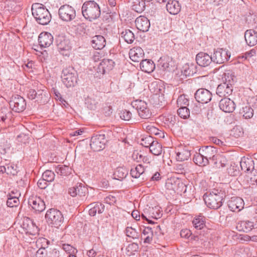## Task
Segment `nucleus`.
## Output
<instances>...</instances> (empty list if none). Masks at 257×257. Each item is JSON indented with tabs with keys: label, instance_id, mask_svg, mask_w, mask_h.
Returning a JSON list of instances; mask_svg holds the SVG:
<instances>
[{
	"label": "nucleus",
	"instance_id": "1",
	"mask_svg": "<svg viewBox=\"0 0 257 257\" xmlns=\"http://www.w3.org/2000/svg\"><path fill=\"white\" fill-rule=\"evenodd\" d=\"M83 16L89 21L97 19L100 15L99 5L94 1L85 2L81 8Z\"/></svg>",
	"mask_w": 257,
	"mask_h": 257
},
{
	"label": "nucleus",
	"instance_id": "2",
	"mask_svg": "<svg viewBox=\"0 0 257 257\" xmlns=\"http://www.w3.org/2000/svg\"><path fill=\"white\" fill-rule=\"evenodd\" d=\"M33 17L40 25H46L51 21V16L47 9L42 4H33Z\"/></svg>",
	"mask_w": 257,
	"mask_h": 257
},
{
	"label": "nucleus",
	"instance_id": "3",
	"mask_svg": "<svg viewBox=\"0 0 257 257\" xmlns=\"http://www.w3.org/2000/svg\"><path fill=\"white\" fill-rule=\"evenodd\" d=\"M47 222L52 226L58 228L63 222V216L59 210L54 209H49L45 214Z\"/></svg>",
	"mask_w": 257,
	"mask_h": 257
},
{
	"label": "nucleus",
	"instance_id": "4",
	"mask_svg": "<svg viewBox=\"0 0 257 257\" xmlns=\"http://www.w3.org/2000/svg\"><path fill=\"white\" fill-rule=\"evenodd\" d=\"M224 194H204L203 199L206 205L213 209H218L222 205Z\"/></svg>",
	"mask_w": 257,
	"mask_h": 257
},
{
	"label": "nucleus",
	"instance_id": "5",
	"mask_svg": "<svg viewBox=\"0 0 257 257\" xmlns=\"http://www.w3.org/2000/svg\"><path fill=\"white\" fill-rule=\"evenodd\" d=\"M61 78L63 83L67 87L73 86L77 82V72L72 67L66 68L62 71Z\"/></svg>",
	"mask_w": 257,
	"mask_h": 257
},
{
	"label": "nucleus",
	"instance_id": "6",
	"mask_svg": "<svg viewBox=\"0 0 257 257\" xmlns=\"http://www.w3.org/2000/svg\"><path fill=\"white\" fill-rule=\"evenodd\" d=\"M134 108L137 110L139 116L142 119H148L152 116V112L147 103L142 100H136L132 103Z\"/></svg>",
	"mask_w": 257,
	"mask_h": 257
},
{
	"label": "nucleus",
	"instance_id": "7",
	"mask_svg": "<svg viewBox=\"0 0 257 257\" xmlns=\"http://www.w3.org/2000/svg\"><path fill=\"white\" fill-rule=\"evenodd\" d=\"M59 18L66 22L73 20L76 17V11L74 8L64 5L60 7L58 11Z\"/></svg>",
	"mask_w": 257,
	"mask_h": 257
},
{
	"label": "nucleus",
	"instance_id": "8",
	"mask_svg": "<svg viewBox=\"0 0 257 257\" xmlns=\"http://www.w3.org/2000/svg\"><path fill=\"white\" fill-rule=\"evenodd\" d=\"M10 107L17 112H22L26 106L25 100L23 97L18 94L12 96L10 101Z\"/></svg>",
	"mask_w": 257,
	"mask_h": 257
},
{
	"label": "nucleus",
	"instance_id": "9",
	"mask_svg": "<svg viewBox=\"0 0 257 257\" xmlns=\"http://www.w3.org/2000/svg\"><path fill=\"white\" fill-rule=\"evenodd\" d=\"M106 141L104 134L93 136L91 137L90 148L94 151H100L105 148Z\"/></svg>",
	"mask_w": 257,
	"mask_h": 257
},
{
	"label": "nucleus",
	"instance_id": "10",
	"mask_svg": "<svg viewBox=\"0 0 257 257\" xmlns=\"http://www.w3.org/2000/svg\"><path fill=\"white\" fill-rule=\"evenodd\" d=\"M212 56L213 62L217 64H222L227 61L230 57V54L225 49H217L214 51Z\"/></svg>",
	"mask_w": 257,
	"mask_h": 257
},
{
	"label": "nucleus",
	"instance_id": "11",
	"mask_svg": "<svg viewBox=\"0 0 257 257\" xmlns=\"http://www.w3.org/2000/svg\"><path fill=\"white\" fill-rule=\"evenodd\" d=\"M114 65V62L111 59H103L99 63L96 69L97 73V76L101 74H104L112 69Z\"/></svg>",
	"mask_w": 257,
	"mask_h": 257
},
{
	"label": "nucleus",
	"instance_id": "12",
	"mask_svg": "<svg viewBox=\"0 0 257 257\" xmlns=\"http://www.w3.org/2000/svg\"><path fill=\"white\" fill-rule=\"evenodd\" d=\"M153 172L152 169L150 166L147 165L143 166L142 164H139L135 168H132L131 170V175L133 178H138L141 175H149Z\"/></svg>",
	"mask_w": 257,
	"mask_h": 257
},
{
	"label": "nucleus",
	"instance_id": "13",
	"mask_svg": "<svg viewBox=\"0 0 257 257\" xmlns=\"http://www.w3.org/2000/svg\"><path fill=\"white\" fill-rule=\"evenodd\" d=\"M195 98L197 101L202 104L209 102L212 98V93L207 89L200 88L195 93Z\"/></svg>",
	"mask_w": 257,
	"mask_h": 257
},
{
	"label": "nucleus",
	"instance_id": "14",
	"mask_svg": "<svg viewBox=\"0 0 257 257\" xmlns=\"http://www.w3.org/2000/svg\"><path fill=\"white\" fill-rule=\"evenodd\" d=\"M244 38L248 46L255 45L257 44V26L253 29L246 30L244 33Z\"/></svg>",
	"mask_w": 257,
	"mask_h": 257
},
{
	"label": "nucleus",
	"instance_id": "15",
	"mask_svg": "<svg viewBox=\"0 0 257 257\" xmlns=\"http://www.w3.org/2000/svg\"><path fill=\"white\" fill-rule=\"evenodd\" d=\"M219 106L220 109L225 112H232L235 108L234 101L226 97L221 99Z\"/></svg>",
	"mask_w": 257,
	"mask_h": 257
},
{
	"label": "nucleus",
	"instance_id": "16",
	"mask_svg": "<svg viewBox=\"0 0 257 257\" xmlns=\"http://www.w3.org/2000/svg\"><path fill=\"white\" fill-rule=\"evenodd\" d=\"M137 28L143 32H148L150 27V22L148 19L145 16H141L135 21Z\"/></svg>",
	"mask_w": 257,
	"mask_h": 257
},
{
	"label": "nucleus",
	"instance_id": "17",
	"mask_svg": "<svg viewBox=\"0 0 257 257\" xmlns=\"http://www.w3.org/2000/svg\"><path fill=\"white\" fill-rule=\"evenodd\" d=\"M40 46L42 47H48L53 43V36L48 32L41 33L38 39Z\"/></svg>",
	"mask_w": 257,
	"mask_h": 257
},
{
	"label": "nucleus",
	"instance_id": "18",
	"mask_svg": "<svg viewBox=\"0 0 257 257\" xmlns=\"http://www.w3.org/2000/svg\"><path fill=\"white\" fill-rule=\"evenodd\" d=\"M197 63L202 67L208 66L212 61V56L204 52L199 53L196 57Z\"/></svg>",
	"mask_w": 257,
	"mask_h": 257
},
{
	"label": "nucleus",
	"instance_id": "19",
	"mask_svg": "<svg viewBox=\"0 0 257 257\" xmlns=\"http://www.w3.org/2000/svg\"><path fill=\"white\" fill-rule=\"evenodd\" d=\"M232 90V86L229 85L225 83H222L217 87L216 94L220 97H225L231 94Z\"/></svg>",
	"mask_w": 257,
	"mask_h": 257
},
{
	"label": "nucleus",
	"instance_id": "20",
	"mask_svg": "<svg viewBox=\"0 0 257 257\" xmlns=\"http://www.w3.org/2000/svg\"><path fill=\"white\" fill-rule=\"evenodd\" d=\"M144 55L143 50L139 47H134L129 52L130 59L135 62H139L140 61H142V58Z\"/></svg>",
	"mask_w": 257,
	"mask_h": 257
},
{
	"label": "nucleus",
	"instance_id": "21",
	"mask_svg": "<svg viewBox=\"0 0 257 257\" xmlns=\"http://www.w3.org/2000/svg\"><path fill=\"white\" fill-rule=\"evenodd\" d=\"M58 49L60 52L68 51L71 49L70 41L63 36H59L56 40Z\"/></svg>",
	"mask_w": 257,
	"mask_h": 257
},
{
	"label": "nucleus",
	"instance_id": "22",
	"mask_svg": "<svg viewBox=\"0 0 257 257\" xmlns=\"http://www.w3.org/2000/svg\"><path fill=\"white\" fill-rule=\"evenodd\" d=\"M33 99L39 104H43L46 103L49 99V94L46 91L42 89L38 90L34 94Z\"/></svg>",
	"mask_w": 257,
	"mask_h": 257
},
{
	"label": "nucleus",
	"instance_id": "23",
	"mask_svg": "<svg viewBox=\"0 0 257 257\" xmlns=\"http://www.w3.org/2000/svg\"><path fill=\"white\" fill-rule=\"evenodd\" d=\"M199 151L202 153L203 157L208 161L212 160L213 157L217 154V150L215 148L212 146H206L200 149Z\"/></svg>",
	"mask_w": 257,
	"mask_h": 257
},
{
	"label": "nucleus",
	"instance_id": "24",
	"mask_svg": "<svg viewBox=\"0 0 257 257\" xmlns=\"http://www.w3.org/2000/svg\"><path fill=\"white\" fill-rule=\"evenodd\" d=\"M173 65L174 62L172 58L169 57H161L158 61V66L163 71H169L170 67H172Z\"/></svg>",
	"mask_w": 257,
	"mask_h": 257
},
{
	"label": "nucleus",
	"instance_id": "25",
	"mask_svg": "<svg viewBox=\"0 0 257 257\" xmlns=\"http://www.w3.org/2000/svg\"><path fill=\"white\" fill-rule=\"evenodd\" d=\"M106 41L101 35H96L92 38L91 45L96 50H100L105 46Z\"/></svg>",
	"mask_w": 257,
	"mask_h": 257
},
{
	"label": "nucleus",
	"instance_id": "26",
	"mask_svg": "<svg viewBox=\"0 0 257 257\" xmlns=\"http://www.w3.org/2000/svg\"><path fill=\"white\" fill-rule=\"evenodd\" d=\"M243 200L240 197H231L228 203L229 207L233 211H235L236 209L240 210L243 208Z\"/></svg>",
	"mask_w": 257,
	"mask_h": 257
},
{
	"label": "nucleus",
	"instance_id": "27",
	"mask_svg": "<svg viewBox=\"0 0 257 257\" xmlns=\"http://www.w3.org/2000/svg\"><path fill=\"white\" fill-rule=\"evenodd\" d=\"M214 167L217 168L224 167L227 162L226 157L223 154H216L212 159Z\"/></svg>",
	"mask_w": 257,
	"mask_h": 257
},
{
	"label": "nucleus",
	"instance_id": "28",
	"mask_svg": "<svg viewBox=\"0 0 257 257\" xmlns=\"http://www.w3.org/2000/svg\"><path fill=\"white\" fill-rule=\"evenodd\" d=\"M255 225L253 222L249 220L241 221L237 223L236 227L239 231L247 232L251 231Z\"/></svg>",
	"mask_w": 257,
	"mask_h": 257
},
{
	"label": "nucleus",
	"instance_id": "29",
	"mask_svg": "<svg viewBox=\"0 0 257 257\" xmlns=\"http://www.w3.org/2000/svg\"><path fill=\"white\" fill-rule=\"evenodd\" d=\"M167 11L172 15H177L180 11L181 6L177 1L169 0L166 4Z\"/></svg>",
	"mask_w": 257,
	"mask_h": 257
},
{
	"label": "nucleus",
	"instance_id": "30",
	"mask_svg": "<svg viewBox=\"0 0 257 257\" xmlns=\"http://www.w3.org/2000/svg\"><path fill=\"white\" fill-rule=\"evenodd\" d=\"M240 165L241 170L245 172L250 171L254 168L253 161L250 158H242L240 161Z\"/></svg>",
	"mask_w": 257,
	"mask_h": 257
},
{
	"label": "nucleus",
	"instance_id": "31",
	"mask_svg": "<svg viewBox=\"0 0 257 257\" xmlns=\"http://www.w3.org/2000/svg\"><path fill=\"white\" fill-rule=\"evenodd\" d=\"M141 69L146 73H150L154 71L155 68V65L151 60H142L140 64Z\"/></svg>",
	"mask_w": 257,
	"mask_h": 257
},
{
	"label": "nucleus",
	"instance_id": "32",
	"mask_svg": "<svg viewBox=\"0 0 257 257\" xmlns=\"http://www.w3.org/2000/svg\"><path fill=\"white\" fill-rule=\"evenodd\" d=\"M153 229L151 227H145L143 229L141 237L144 240V243H151L152 242L154 235Z\"/></svg>",
	"mask_w": 257,
	"mask_h": 257
},
{
	"label": "nucleus",
	"instance_id": "33",
	"mask_svg": "<svg viewBox=\"0 0 257 257\" xmlns=\"http://www.w3.org/2000/svg\"><path fill=\"white\" fill-rule=\"evenodd\" d=\"M93 205L89 210V214L90 216H94L97 212L98 214H101L104 210L105 206L103 204L99 202H96L91 204Z\"/></svg>",
	"mask_w": 257,
	"mask_h": 257
},
{
	"label": "nucleus",
	"instance_id": "34",
	"mask_svg": "<svg viewBox=\"0 0 257 257\" xmlns=\"http://www.w3.org/2000/svg\"><path fill=\"white\" fill-rule=\"evenodd\" d=\"M235 77L230 70L226 71L221 76L222 83H227L229 85L232 86L235 82Z\"/></svg>",
	"mask_w": 257,
	"mask_h": 257
},
{
	"label": "nucleus",
	"instance_id": "35",
	"mask_svg": "<svg viewBox=\"0 0 257 257\" xmlns=\"http://www.w3.org/2000/svg\"><path fill=\"white\" fill-rule=\"evenodd\" d=\"M88 188L84 183H77L73 187L69 189L68 193H88Z\"/></svg>",
	"mask_w": 257,
	"mask_h": 257
},
{
	"label": "nucleus",
	"instance_id": "36",
	"mask_svg": "<svg viewBox=\"0 0 257 257\" xmlns=\"http://www.w3.org/2000/svg\"><path fill=\"white\" fill-rule=\"evenodd\" d=\"M178 181H176L175 178H169L166 181L165 187L169 191L178 192V188L179 183Z\"/></svg>",
	"mask_w": 257,
	"mask_h": 257
},
{
	"label": "nucleus",
	"instance_id": "37",
	"mask_svg": "<svg viewBox=\"0 0 257 257\" xmlns=\"http://www.w3.org/2000/svg\"><path fill=\"white\" fill-rule=\"evenodd\" d=\"M193 160L194 162L199 166H205L209 164V161L203 157L202 153L200 152L194 155Z\"/></svg>",
	"mask_w": 257,
	"mask_h": 257
},
{
	"label": "nucleus",
	"instance_id": "38",
	"mask_svg": "<svg viewBox=\"0 0 257 257\" xmlns=\"http://www.w3.org/2000/svg\"><path fill=\"white\" fill-rule=\"evenodd\" d=\"M132 9L137 13H141L144 11L145 3L143 0H133Z\"/></svg>",
	"mask_w": 257,
	"mask_h": 257
},
{
	"label": "nucleus",
	"instance_id": "39",
	"mask_svg": "<svg viewBox=\"0 0 257 257\" xmlns=\"http://www.w3.org/2000/svg\"><path fill=\"white\" fill-rule=\"evenodd\" d=\"M239 113L245 119L250 118L253 116V110L250 106L246 105L240 109Z\"/></svg>",
	"mask_w": 257,
	"mask_h": 257
},
{
	"label": "nucleus",
	"instance_id": "40",
	"mask_svg": "<svg viewBox=\"0 0 257 257\" xmlns=\"http://www.w3.org/2000/svg\"><path fill=\"white\" fill-rule=\"evenodd\" d=\"M150 151L153 155L159 156L162 154V146L157 141L155 140L153 144L151 145Z\"/></svg>",
	"mask_w": 257,
	"mask_h": 257
},
{
	"label": "nucleus",
	"instance_id": "41",
	"mask_svg": "<svg viewBox=\"0 0 257 257\" xmlns=\"http://www.w3.org/2000/svg\"><path fill=\"white\" fill-rule=\"evenodd\" d=\"M127 175V170L122 167H118L116 169L113 173L114 179L121 180L125 178Z\"/></svg>",
	"mask_w": 257,
	"mask_h": 257
},
{
	"label": "nucleus",
	"instance_id": "42",
	"mask_svg": "<svg viewBox=\"0 0 257 257\" xmlns=\"http://www.w3.org/2000/svg\"><path fill=\"white\" fill-rule=\"evenodd\" d=\"M121 37L124 41L128 44L133 42L135 39V35L134 33L130 30H125L121 33Z\"/></svg>",
	"mask_w": 257,
	"mask_h": 257
},
{
	"label": "nucleus",
	"instance_id": "43",
	"mask_svg": "<svg viewBox=\"0 0 257 257\" xmlns=\"http://www.w3.org/2000/svg\"><path fill=\"white\" fill-rule=\"evenodd\" d=\"M11 144L7 140L3 139L0 142V153L5 154L10 151Z\"/></svg>",
	"mask_w": 257,
	"mask_h": 257
},
{
	"label": "nucleus",
	"instance_id": "44",
	"mask_svg": "<svg viewBox=\"0 0 257 257\" xmlns=\"http://www.w3.org/2000/svg\"><path fill=\"white\" fill-rule=\"evenodd\" d=\"M45 209V204L43 200L40 198L37 200L33 201V210L35 212H41Z\"/></svg>",
	"mask_w": 257,
	"mask_h": 257
},
{
	"label": "nucleus",
	"instance_id": "45",
	"mask_svg": "<svg viewBox=\"0 0 257 257\" xmlns=\"http://www.w3.org/2000/svg\"><path fill=\"white\" fill-rule=\"evenodd\" d=\"M192 223L194 227L198 230L203 229L205 226L204 218L201 216L195 218L192 221Z\"/></svg>",
	"mask_w": 257,
	"mask_h": 257
},
{
	"label": "nucleus",
	"instance_id": "46",
	"mask_svg": "<svg viewBox=\"0 0 257 257\" xmlns=\"http://www.w3.org/2000/svg\"><path fill=\"white\" fill-rule=\"evenodd\" d=\"M20 204L19 196H12L9 194V197L7 201V205L10 207H14L18 206Z\"/></svg>",
	"mask_w": 257,
	"mask_h": 257
},
{
	"label": "nucleus",
	"instance_id": "47",
	"mask_svg": "<svg viewBox=\"0 0 257 257\" xmlns=\"http://www.w3.org/2000/svg\"><path fill=\"white\" fill-rule=\"evenodd\" d=\"M85 103L88 108L94 110L97 107L98 101L94 97L88 96L85 100Z\"/></svg>",
	"mask_w": 257,
	"mask_h": 257
},
{
	"label": "nucleus",
	"instance_id": "48",
	"mask_svg": "<svg viewBox=\"0 0 257 257\" xmlns=\"http://www.w3.org/2000/svg\"><path fill=\"white\" fill-rule=\"evenodd\" d=\"M202 106H203V104L197 101L196 102L192 103L190 105L191 112L193 114H199L201 113L202 110Z\"/></svg>",
	"mask_w": 257,
	"mask_h": 257
},
{
	"label": "nucleus",
	"instance_id": "49",
	"mask_svg": "<svg viewBox=\"0 0 257 257\" xmlns=\"http://www.w3.org/2000/svg\"><path fill=\"white\" fill-rule=\"evenodd\" d=\"M178 115L182 118L186 119L190 116V110L187 106H181L177 110Z\"/></svg>",
	"mask_w": 257,
	"mask_h": 257
},
{
	"label": "nucleus",
	"instance_id": "50",
	"mask_svg": "<svg viewBox=\"0 0 257 257\" xmlns=\"http://www.w3.org/2000/svg\"><path fill=\"white\" fill-rule=\"evenodd\" d=\"M48 240L43 237H39L36 241V246L39 248H46L48 246Z\"/></svg>",
	"mask_w": 257,
	"mask_h": 257
},
{
	"label": "nucleus",
	"instance_id": "51",
	"mask_svg": "<svg viewBox=\"0 0 257 257\" xmlns=\"http://www.w3.org/2000/svg\"><path fill=\"white\" fill-rule=\"evenodd\" d=\"M126 234L127 236L132 237L134 239H138L139 237V233L137 230L132 227H127L125 229Z\"/></svg>",
	"mask_w": 257,
	"mask_h": 257
},
{
	"label": "nucleus",
	"instance_id": "52",
	"mask_svg": "<svg viewBox=\"0 0 257 257\" xmlns=\"http://www.w3.org/2000/svg\"><path fill=\"white\" fill-rule=\"evenodd\" d=\"M190 156V152L187 150H183L177 154V159L180 161H183L188 160Z\"/></svg>",
	"mask_w": 257,
	"mask_h": 257
},
{
	"label": "nucleus",
	"instance_id": "53",
	"mask_svg": "<svg viewBox=\"0 0 257 257\" xmlns=\"http://www.w3.org/2000/svg\"><path fill=\"white\" fill-rule=\"evenodd\" d=\"M10 115V111L7 107H2L0 109V120L2 123L8 118Z\"/></svg>",
	"mask_w": 257,
	"mask_h": 257
},
{
	"label": "nucleus",
	"instance_id": "54",
	"mask_svg": "<svg viewBox=\"0 0 257 257\" xmlns=\"http://www.w3.org/2000/svg\"><path fill=\"white\" fill-rule=\"evenodd\" d=\"M177 104L179 107H181V106H188L189 100L186 97L185 95H181L177 99Z\"/></svg>",
	"mask_w": 257,
	"mask_h": 257
},
{
	"label": "nucleus",
	"instance_id": "55",
	"mask_svg": "<svg viewBox=\"0 0 257 257\" xmlns=\"http://www.w3.org/2000/svg\"><path fill=\"white\" fill-rule=\"evenodd\" d=\"M42 177L47 182H51L54 179L55 174L51 170H46L43 173Z\"/></svg>",
	"mask_w": 257,
	"mask_h": 257
},
{
	"label": "nucleus",
	"instance_id": "56",
	"mask_svg": "<svg viewBox=\"0 0 257 257\" xmlns=\"http://www.w3.org/2000/svg\"><path fill=\"white\" fill-rule=\"evenodd\" d=\"M139 249V245L137 243H132L129 244L126 247V250L127 251V254L131 255L134 254L135 252L137 251Z\"/></svg>",
	"mask_w": 257,
	"mask_h": 257
},
{
	"label": "nucleus",
	"instance_id": "57",
	"mask_svg": "<svg viewBox=\"0 0 257 257\" xmlns=\"http://www.w3.org/2000/svg\"><path fill=\"white\" fill-rule=\"evenodd\" d=\"M18 167L17 165L12 164L7 165V174L13 176L16 175L18 173Z\"/></svg>",
	"mask_w": 257,
	"mask_h": 257
},
{
	"label": "nucleus",
	"instance_id": "58",
	"mask_svg": "<svg viewBox=\"0 0 257 257\" xmlns=\"http://www.w3.org/2000/svg\"><path fill=\"white\" fill-rule=\"evenodd\" d=\"M155 140H154V138L151 136L147 137L145 138H142L141 140V144L142 146L145 147L150 148L151 145L153 144V143L154 142Z\"/></svg>",
	"mask_w": 257,
	"mask_h": 257
},
{
	"label": "nucleus",
	"instance_id": "59",
	"mask_svg": "<svg viewBox=\"0 0 257 257\" xmlns=\"http://www.w3.org/2000/svg\"><path fill=\"white\" fill-rule=\"evenodd\" d=\"M30 138L28 135L21 133L17 137V141L21 143L26 144L29 142Z\"/></svg>",
	"mask_w": 257,
	"mask_h": 257
},
{
	"label": "nucleus",
	"instance_id": "60",
	"mask_svg": "<svg viewBox=\"0 0 257 257\" xmlns=\"http://www.w3.org/2000/svg\"><path fill=\"white\" fill-rule=\"evenodd\" d=\"M146 129L147 132L151 135H159L162 133L161 131L152 125H148Z\"/></svg>",
	"mask_w": 257,
	"mask_h": 257
},
{
	"label": "nucleus",
	"instance_id": "61",
	"mask_svg": "<svg viewBox=\"0 0 257 257\" xmlns=\"http://www.w3.org/2000/svg\"><path fill=\"white\" fill-rule=\"evenodd\" d=\"M29 223L32 224V221L29 218H25L23 224V227L24 229H25L27 233L31 234V226L29 225Z\"/></svg>",
	"mask_w": 257,
	"mask_h": 257
},
{
	"label": "nucleus",
	"instance_id": "62",
	"mask_svg": "<svg viewBox=\"0 0 257 257\" xmlns=\"http://www.w3.org/2000/svg\"><path fill=\"white\" fill-rule=\"evenodd\" d=\"M119 114L120 117L124 120H130L132 116V113L130 111L125 109L122 110Z\"/></svg>",
	"mask_w": 257,
	"mask_h": 257
},
{
	"label": "nucleus",
	"instance_id": "63",
	"mask_svg": "<svg viewBox=\"0 0 257 257\" xmlns=\"http://www.w3.org/2000/svg\"><path fill=\"white\" fill-rule=\"evenodd\" d=\"M150 213L151 214L152 217L155 219L159 218L162 216V214L157 207L150 209Z\"/></svg>",
	"mask_w": 257,
	"mask_h": 257
},
{
	"label": "nucleus",
	"instance_id": "64",
	"mask_svg": "<svg viewBox=\"0 0 257 257\" xmlns=\"http://www.w3.org/2000/svg\"><path fill=\"white\" fill-rule=\"evenodd\" d=\"M153 173H151L149 176L152 175L151 177V180L152 181H158L161 179V176L159 171H155L154 168H152Z\"/></svg>",
	"mask_w": 257,
	"mask_h": 257
}]
</instances>
